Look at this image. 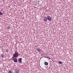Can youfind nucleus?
Segmentation results:
<instances>
[{"label": "nucleus", "instance_id": "nucleus-1", "mask_svg": "<svg viewBox=\"0 0 73 73\" xmlns=\"http://www.w3.org/2000/svg\"><path fill=\"white\" fill-rule=\"evenodd\" d=\"M19 54V53L17 51H15V54H13V57L12 58H15V57H17V55Z\"/></svg>", "mask_w": 73, "mask_h": 73}, {"label": "nucleus", "instance_id": "nucleus-2", "mask_svg": "<svg viewBox=\"0 0 73 73\" xmlns=\"http://www.w3.org/2000/svg\"><path fill=\"white\" fill-rule=\"evenodd\" d=\"M47 20H48L49 21H51L52 20V18L51 17H50V16L48 15L47 16Z\"/></svg>", "mask_w": 73, "mask_h": 73}, {"label": "nucleus", "instance_id": "nucleus-3", "mask_svg": "<svg viewBox=\"0 0 73 73\" xmlns=\"http://www.w3.org/2000/svg\"><path fill=\"white\" fill-rule=\"evenodd\" d=\"M44 21L45 22H46L48 21V18L47 17H44Z\"/></svg>", "mask_w": 73, "mask_h": 73}, {"label": "nucleus", "instance_id": "nucleus-4", "mask_svg": "<svg viewBox=\"0 0 73 73\" xmlns=\"http://www.w3.org/2000/svg\"><path fill=\"white\" fill-rule=\"evenodd\" d=\"M22 58H19L18 59V62L20 63L22 62Z\"/></svg>", "mask_w": 73, "mask_h": 73}, {"label": "nucleus", "instance_id": "nucleus-5", "mask_svg": "<svg viewBox=\"0 0 73 73\" xmlns=\"http://www.w3.org/2000/svg\"><path fill=\"white\" fill-rule=\"evenodd\" d=\"M15 70L16 72H19V69L18 68H16Z\"/></svg>", "mask_w": 73, "mask_h": 73}, {"label": "nucleus", "instance_id": "nucleus-6", "mask_svg": "<svg viewBox=\"0 0 73 73\" xmlns=\"http://www.w3.org/2000/svg\"><path fill=\"white\" fill-rule=\"evenodd\" d=\"M44 64L46 66L48 65V63L47 62H45L44 63Z\"/></svg>", "mask_w": 73, "mask_h": 73}, {"label": "nucleus", "instance_id": "nucleus-7", "mask_svg": "<svg viewBox=\"0 0 73 73\" xmlns=\"http://www.w3.org/2000/svg\"><path fill=\"white\" fill-rule=\"evenodd\" d=\"M14 61L15 62H17V59H15L14 60Z\"/></svg>", "mask_w": 73, "mask_h": 73}, {"label": "nucleus", "instance_id": "nucleus-8", "mask_svg": "<svg viewBox=\"0 0 73 73\" xmlns=\"http://www.w3.org/2000/svg\"><path fill=\"white\" fill-rule=\"evenodd\" d=\"M36 50L38 51V52H41L40 49L39 48H37Z\"/></svg>", "mask_w": 73, "mask_h": 73}, {"label": "nucleus", "instance_id": "nucleus-9", "mask_svg": "<svg viewBox=\"0 0 73 73\" xmlns=\"http://www.w3.org/2000/svg\"><path fill=\"white\" fill-rule=\"evenodd\" d=\"M7 29H10L11 28L9 26H7Z\"/></svg>", "mask_w": 73, "mask_h": 73}, {"label": "nucleus", "instance_id": "nucleus-10", "mask_svg": "<svg viewBox=\"0 0 73 73\" xmlns=\"http://www.w3.org/2000/svg\"><path fill=\"white\" fill-rule=\"evenodd\" d=\"M3 15V13L1 12H0V15Z\"/></svg>", "mask_w": 73, "mask_h": 73}, {"label": "nucleus", "instance_id": "nucleus-11", "mask_svg": "<svg viewBox=\"0 0 73 73\" xmlns=\"http://www.w3.org/2000/svg\"><path fill=\"white\" fill-rule=\"evenodd\" d=\"M58 62H59V64H62L61 61H59Z\"/></svg>", "mask_w": 73, "mask_h": 73}, {"label": "nucleus", "instance_id": "nucleus-12", "mask_svg": "<svg viewBox=\"0 0 73 73\" xmlns=\"http://www.w3.org/2000/svg\"><path fill=\"white\" fill-rule=\"evenodd\" d=\"M1 57H2V58H3L4 56V55L3 54H1Z\"/></svg>", "mask_w": 73, "mask_h": 73}, {"label": "nucleus", "instance_id": "nucleus-13", "mask_svg": "<svg viewBox=\"0 0 73 73\" xmlns=\"http://www.w3.org/2000/svg\"><path fill=\"white\" fill-rule=\"evenodd\" d=\"M8 73H12V72H11V71H9Z\"/></svg>", "mask_w": 73, "mask_h": 73}, {"label": "nucleus", "instance_id": "nucleus-14", "mask_svg": "<svg viewBox=\"0 0 73 73\" xmlns=\"http://www.w3.org/2000/svg\"><path fill=\"white\" fill-rule=\"evenodd\" d=\"M48 60H50V59H51V58H50L49 57H48Z\"/></svg>", "mask_w": 73, "mask_h": 73}, {"label": "nucleus", "instance_id": "nucleus-15", "mask_svg": "<svg viewBox=\"0 0 73 73\" xmlns=\"http://www.w3.org/2000/svg\"><path fill=\"white\" fill-rule=\"evenodd\" d=\"M6 52H8V50H7Z\"/></svg>", "mask_w": 73, "mask_h": 73}, {"label": "nucleus", "instance_id": "nucleus-16", "mask_svg": "<svg viewBox=\"0 0 73 73\" xmlns=\"http://www.w3.org/2000/svg\"><path fill=\"white\" fill-rule=\"evenodd\" d=\"M43 57L44 58H46V56H44Z\"/></svg>", "mask_w": 73, "mask_h": 73}, {"label": "nucleus", "instance_id": "nucleus-17", "mask_svg": "<svg viewBox=\"0 0 73 73\" xmlns=\"http://www.w3.org/2000/svg\"><path fill=\"white\" fill-rule=\"evenodd\" d=\"M46 58H49V57L46 56Z\"/></svg>", "mask_w": 73, "mask_h": 73}, {"label": "nucleus", "instance_id": "nucleus-18", "mask_svg": "<svg viewBox=\"0 0 73 73\" xmlns=\"http://www.w3.org/2000/svg\"><path fill=\"white\" fill-rule=\"evenodd\" d=\"M15 73H19V72H16Z\"/></svg>", "mask_w": 73, "mask_h": 73}, {"label": "nucleus", "instance_id": "nucleus-19", "mask_svg": "<svg viewBox=\"0 0 73 73\" xmlns=\"http://www.w3.org/2000/svg\"><path fill=\"white\" fill-rule=\"evenodd\" d=\"M13 60H14V59H13Z\"/></svg>", "mask_w": 73, "mask_h": 73}, {"label": "nucleus", "instance_id": "nucleus-20", "mask_svg": "<svg viewBox=\"0 0 73 73\" xmlns=\"http://www.w3.org/2000/svg\"><path fill=\"white\" fill-rule=\"evenodd\" d=\"M12 0V1L13 0Z\"/></svg>", "mask_w": 73, "mask_h": 73}]
</instances>
